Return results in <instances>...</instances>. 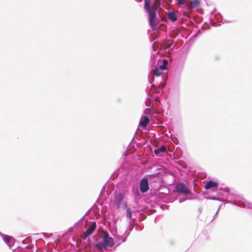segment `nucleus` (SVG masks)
Listing matches in <instances>:
<instances>
[{
	"mask_svg": "<svg viewBox=\"0 0 252 252\" xmlns=\"http://www.w3.org/2000/svg\"><path fill=\"white\" fill-rule=\"evenodd\" d=\"M166 152V148L164 146H161L160 148L155 149L154 150V153L156 155H159L160 156H162V153Z\"/></svg>",
	"mask_w": 252,
	"mask_h": 252,
	"instance_id": "obj_8",
	"label": "nucleus"
},
{
	"mask_svg": "<svg viewBox=\"0 0 252 252\" xmlns=\"http://www.w3.org/2000/svg\"><path fill=\"white\" fill-rule=\"evenodd\" d=\"M189 9H192L194 8L198 7L200 5L199 0H192L189 3H187Z\"/></svg>",
	"mask_w": 252,
	"mask_h": 252,
	"instance_id": "obj_6",
	"label": "nucleus"
},
{
	"mask_svg": "<svg viewBox=\"0 0 252 252\" xmlns=\"http://www.w3.org/2000/svg\"><path fill=\"white\" fill-rule=\"evenodd\" d=\"M154 85H153L151 86V87H152V88H154Z\"/></svg>",
	"mask_w": 252,
	"mask_h": 252,
	"instance_id": "obj_20",
	"label": "nucleus"
},
{
	"mask_svg": "<svg viewBox=\"0 0 252 252\" xmlns=\"http://www.w3.org/2000/svg\"><path fill=\"white\" fill-rule=\"evenodd\" d=\"M218 187V183L217 182H214L213 181H210L206 183L205 186V189H209L213 188H217Z\"/></svg>",
	"mask_w": 252,
	"mask_h": 252,
	"instance_id": "obj_9",
	"label": "nucleus"
},
{
	"mask_svg": "<svg viewBox=\"0 0 252 252\" xmlns=\"http://www.w3.org/2000/svg\"><path fill=\"white\" fill-rule=\"evenodd\" d=\"M102 239L104 244L107 247L111 248L114 246V242L113 239L111 237H109L108 232H105L104 233Z\"/></svg>",
	"mask_w": 252,
	"mask_h": 252,
	"instance_id": "obj_3",
	"label": "nucleus"
},
{
	"mask_svg": "<svg viewBox=\"0 0 252 252\" xmlns=\"http://www.w3.org/2000/svg\"><path fill=\"white\" fill-rule=\"evenodd\" d=\"M176 190L179 193L181 194H188L190 193L189 190L183 183L179 184L176 186Z\"/></svg>",
	"mask_w": 252,
	"mask_h": 252,
	"instance_id": "obj_4",
	"label": "nucleus"
},
{
	"mask_svg": "<svg viewBox=\"0 0 252 252\" xmlns=\"http://www.w3.org/2000/svg\"><path fill=\"white\" fill-rule=\"evenodd\" d=\"M144 8L148 14V21L153 30L157 29L159 20L156 17V11L160 7L158 0H144Z\"/></svg>",
	"mask_w": 252,
	"mask_h": 252,
	"instance_id": "obj_1",
	"label": "nucleus"
},
{
	"mask_svg": "<svg viewBox=\"0 0 252 252\" xmlns=\"http://www.w3.org/2000/svg\"><path fill=\"white\" fill-rule=\"evenodd\" d=\"M152 72L153 74L157 76H159L162 73L161 69L159 67H157L155 69L152 70Z\"/></svg>",
	"mask_w": 252,
	"mask_h": 252,
	"instance_id": "obj_13",
	"label": "nucleus"
},
{
	"mask_svg": "<svg viewBox=\"0 0 252 252\" xmlns=\"http://www.w3.org/2000/svg\"><path fill=\"white\" fill-rule=\"evenodd\" d=\"M150 121L149 119L147 116H143L141 118L140 124L143 127L147 126L148 124H149Z\"/></svg>",
	"mask_w": 252,
	"mask_h": 252,
	"instance_id": "obj_10",
	"label": "nucleus"
},
{
	"mask_svg": "<svg viewBox=\"0 0 252 252\" xmlns=\"http://www.w3.org/2000/svg\"><path fill=\"white\" fill-rule=\"evenodd\" d=\"M163 64L160 65L158 67L161 70L165 69L167 67V65L168 64V61L166 59H164L162 61Z\"/></svg>",
	"mask_w": 252,
	"mask_h": 252,
	"instance_id": "obj_15",
	"label": "nucleus"
},
{
	"mask_svg": "<svg viewBox=\"0 0 252 252\" xmlns=\"http://www.w3.org/2000/svg\"><path fill=\"white\" fill-rule=\"evenodd\" d=\"M11 238L12 237L10 236H8V235H4L3 236V240L7 243V244H8L11 240Z\"/></svg>",
	"mask_w": 252,
	"mask_h": 252,
	"instance_id": "obj_16",
	"label": "nucleus"
},
{
	"mask_svg": "<svg viewBox=\"0 0 252 252\" xmlns=\"http://www.w3.org/2000/svg\"><path fill=\"white\" fill-rule=\"evenodd\" d=\"M94 246L96 247L100 251H102L103 249H106V247H107L104 243L99 242L95 245H94Z\"/></svg>",
	"mask_w": 252,
	"mask_h": 252,
	"instance_id": "obj_11",
	"label": "nucleus"
},
{
	"mask_svg": "<svg viewBox=\"0 0 252 252\" xmlns=\"http://www.w3.org/2000/svg\"><path fill=\"white\" fill-rule=\"evenodd\" d=\"M151 100L150 99H149V100H147L145 103H146V105L148 106H151Z\"/></svg>",
	"mask_w": 252,
	"mask_h": 252,
	"instance_id": "obj_18",
	"label": "nucleus"
},
{
	"mask_svg": "<svg viewBox=\"0 0 252 252\" xmlns=\"http://www.w3.org/2000/svg\"><path fill=\"white\" fill-rule=\"evenodd\" d=\"M139 187L142 192H146L149 189L148 180L145 178L142 179L140 183Z\"/></svg>",
	"mask_w": 252,
	"mask_h": 252,
	"instance_id": "obj_5",
	"label": "nucleus"
},
{
	"mask_svg": "<svg viewBox=\"0 0 252 252\" xmlns=\"http://www.w3.org/2000/svg\"><path fill=\"white\" fill-rule=\"evenodd\" d=\"M168 18L172 22H175L177 20L176 14L174 12H169L168 13Z\"/></svg>",
	"mask_w": 252,
	"mask_h": 252,
	"instance_id": "obj_12",
	"label": "nucleus"
},
{
	"mask_svg": "<svg viewBox=\"0 0 252 252\" xmlns=\"http://www.w3.org/2000/svg\"><path fill=\"white\" fill-rule=\"evenodd\" d=\"M123 199V195L122 193H118L115 198V205L117 209L120 208L121 203Z\"/></svg>",
	"mask_w": 252,
	"mask_h": 252,
	"instance_id": "obj_7",
	"label": "nucleus"
},
{
	"mask_svg": "<svg viewBox=\"0 0 252 252\" xmlns=\"http://www.w3.org/2000/svg\"><path fill=\"white\" fill-rule=\"evenodd\" d=\"M96 226V222L94 221L91 222V225L89 226L88 229L84 232V235L82 236V239L85 240L89 237L95 229Z\"/></svg>",
	"mask_w": 252,
	"mask_h": 252,
	"instance_id": "obj_2",
	"label": "nucleus"
},
{
	"mask_svg": "<svg viewBox=\"0 0 252 252\" xmlns=\"http://www.w3.org/2000/svg\"><path fill=\"white\" fill-rule=\"evenodd\" d=\"M156 101H158V97H157L156 99Z\"/></svg>",
	"mask_w": 252,
	"mask_h": 252,
	"instance_id": "obj_19",
	"label": "nucleus"
},
{
	"mask_svg": "<svg viewBox=\"0 0 252 252\" xmlns=\"http://www.w3.org/2000/svg\"><path fill=\"white\" fill-rule=\"evenodd\" d=\"M124 208L126 209V217L129 219H131L132 213L131 211H130V209L127 207L126 203L125 204Z\"/></svg>",
	"mask_w": 252,
	"mask_h": 252,
	"instance_id": "obj_14",
	"label": "nucleus"
},
{
	"mask_svg": "<svg viewBox=\"0 0 252 252\" xmlns=\"http://www.w3.org/2000/svg\"><path fill=\"white\" fill-rule=\"evenodd\" d=\"M177 1L179 4H185L187 3L186 0H177Z\"/></svg>",
	"mask_w": 252,
	"mask_h": 252,
	"instance_id": "obj_17",
	"label": "nucleus"
}]
</instances>
